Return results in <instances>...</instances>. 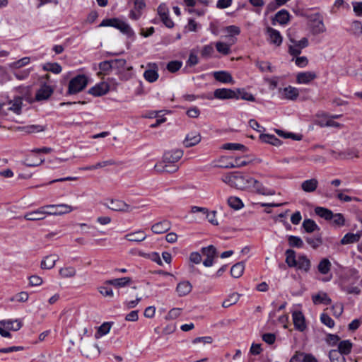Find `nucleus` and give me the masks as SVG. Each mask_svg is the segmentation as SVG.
<instances>
[{"mask_svg":"<svg viewBox=\"0 0 362 362\" xmlns=\"http://www.w3.org/2000/svg\"><path fill=\"white\" fill-rule=\"evenodd\" d=\"M296 16H305L308 19V25L313 35H317L326 31L323 17L320 13L307 15L303 11L296 8Z\"/></svg>","mask_w":362,"mask_h":362,"instance_id":"f257e3e1","label":"nucleus"},{"mask_svg":"<svg viewBox=\"0 0 362 362\" xmlns=\"http://www.w3.org/2000/svg\"><path fill=\"white\" fill-rule=\"evenodd\" d=\"M106 26L114 27L128 37H132L134 35L133 30L127 23L117 18L104 19L99 25V27Z\"/></svg>","mask_w":362,"mask_h":362,"instance_id":"f03ea898","label":"nucleus"},{"mask_svg":"<svg viewBox=\"0 0 362 362\" xmlns=\"http://www.w3.org/2000/svg\"><path fill=\"white\" fill-rule=\"evenodd\" d=\"M54 206H43L38 209L26 213L24 215V218L28 221H40L45 219L47 215L61 216L63 213L62 211H48L47 209H53Z\"/></svg>","mask_w":362,"mask_h":362,"instance_id":"7ed1b4c3","label":"nucleus"},{"mask_svg":"<svg viewBox=\"0 0 362 362\" xmlns=\"http://www.w3.org/2000/svg\"><path fill=\"white\" fill-rule=\"evenodd\" d=\"M88 78L84 74H78L72 78L68 86L67 94L74 95L82 91L88 85Z\"/></svg>","mask_w":362,"mask_h":362,"instance_id":"20e7f679","label":"nucleus"},{"mask_svg":"<svg viewBox=\"0 0 362 362\" xmlns=\"http://www.w3.org/2000/svg\"><path fill=\"white\" fill-rule=\"evenodd\" d=\"M202 253L206 257L203 261V264L206 267H211L214 264V258L216 257V249L214 245H209L208 247L202 248Z\"/></svg>","mask_w":362,"mask_h":362,"instance_id":"39448f33","label":"nucleus"},{"mask_svg":"<svg viewBox=\"0 0 362 362\" xmlns=\"http://www.w3.org/2000/svg\"><path fill=\"white\" fill-rule=\"evenodd\" d=\"M183 151L180 149H173L165 152L161 162L176 164L182 157Z\"/></svg>","mask_w":362,"mask_h":362,"instance_id":"423d86ee","label":"nucleus"},{"mask_svg":"<svg viewBox=\"0 0 362 362\" xmlns=\"http://www.w3.org/2000/svg\"><path fill=\"white\" fill-rule=\"evenodd\" d=\"M330 153L337 159H351L353 158H358L359 157L358 151L354 148H347L343 151H340L338 153H337L334 150H331Z\"/></svg>","mask_w":362,"mask_h":362,"instance_id":"0eeeda50","label":"nucleus"},{"mask_svg":"<svg viewBox=\"0 0 362 362\" xmlns=\"http://www.w3.org/2000/svg\"><path fill=\"white\" fill-rule=\"evenodd\" d=\"M105 205L108 209L115 211L130 212L133 209V207L122 200L112 199L110 201V204Z\"/></svg>","mask_w":362,"mask_h":362,"instance_id":"6e6552de","label":"nucleus"},{"mask_svg":"<svg viewBox=\"0 0 362 362\" xmlns=\"http://www.w3.org/2000/svg\"><path fill=\"white\" fill-rule=\"evenodd\" d=\"M250 177H247L240 173H234L233 187L238 189H244L250 186Z\"/></svg>","mask_w":362,"mask_h":362,"instance_id":"1a4fd4ad","label":"nucleus"},{"mask_svg":"<svg viewBox=\"0 0 362 362\" xmlns=\"http://www.w3.org/2000/svg\"><path fill=\"white\" fill-rule=\"evenodd\" d=\"M53 92V88L45 83L37 91L35 94V100L37 101L47 100L52 95Z\"/></svg>","mask_w":362,"mask_h":362,"instance_id":"9d476101","label":"nucleus"},{"mask_svg":"<svg viewBox=\"0 0 362 362\" xmlns=\"http://www.w3.org/2000/svg\"><path fill=\"white\" fill-rule=\"evenodd\" d=\"M154 169L156 172H158L159 173H174L178 170L179 166L177 164L160 162L155 165Z\"/></svg>","mask_w":362,"mask_h":362,"instance_id":"9b49d317","label":"nucleus"},{"mask_svg":"<svg viewBox=\"0 0 362 362\" xmlns=\"http://www.w3.org/2000/svg\"><path fill=\"white\" fill-rule=\"evenodd\" d=\"M81 352L87 358L98 355L100 350L97 344H83L81 346Z\"/></svg>","mask_w":362,"mask_h":362,"instance_id":"f8f14e48","label":"nucleus"},{"mask_svg":"<svg viewBox=\"0 0 362 362\" xmlns=\"http://www.w3.org/2000/svg\"><path fill=\"white\" fill-rule=\"evenodd\" d=\"M214 97L218 99H232L237 97V93L235 90L228 88H218L214 90Z\"/></svg>","mask_w":362,"mask_h":362,"instance_id":"ddd939ff","label":"nucleus"},{"mask_svg":"<svg viewBox=\"0 0 362 362\" xmlns=\"http://www.w3.org/2000/svg\"><path fill=\"white\" fill-rule=\"evenodd\" d=\"M317 78L315 71L299 72L296 76V82L298 83L307 84Z\"/></svg>","mask_w":362,"mask_h":362,"instance_id":"4468645a","label":"nucleus"},{"mask_svg":"<svg viewBox=\"0 0 362 362\" xmlns=\"http://www.w3.org/2000/svg\"><path fill=\"white\" fill-rule=\"evenodd\" d=\"M266 33L268 35V41L274 44L276 46H279L282 42V37L280 33L271 27H267L266 29Z\"/></svg>","mask_w":362,"mask_h":362,"instance_id":"2eb2a0df","label":"nucleus"},{"mask_svg":"<svg viewBox=\"0 0 362 362\" xmlns=\"http://www.w3.org/2000/svg\"><path fill=\"white\" fill-rule=\"evenodd\" d=\"M201 141V135L198 132H191L187 134L183 143L185 147H192L199 144Z\"/></svg>","mask_w":362,"mask_h":362,"instance_id":"dca6fc26","label":"nucleus"},{"mask_svg":"<svg viewBox=\"0 0 362 362\" xmlns=\"http://www.w3.org/2000/svg\"><path fill=\"white\" fill-rule=\"evenodd\" d=\"M290 20V14L286 9H281L278 11L272 19V23L275 25L279 23L281 25H286Z\"/></svg>","mask_w":362,"mask_h":362,"instance_id":"f3484780","label":"nucleus"},{"mask_svg":"<svg viewBox=\"0 0 362 362\" xmlns=\"http://www.w3.org/2000/svg\"><path fill=\"white\" fill-rule=\"evenodd\" d=\"M109 91V85L105 83H100L95 86L90 88L88 93L94 96H101L106 94Z\"/></svg>","mask_w":362,"mask_h":362,"instance_id":"a211bd4d","label":"nucleus"},{"mask_svg":"<svg viewBox=\"0 0 362 362\" xmlns=\"http://www.w3.org/2000/svg\"><path fill=\"white\" fill-rule=\"evenodd\" d=\"M311 267L310 261L306 256H299L298 259H296V269L301 270L305 273L308 272Z\"/></svg>","mask_w":362,"mask_h":362,"instance_id":"6ab92c4d","label":"nucleus"},{"mask_svg":"<svg viewBox=\"0 0 362 362\" xmlns=\"http://www.w3.org/2000/svg\"><path fill=\"white\" fill-rule=\"evenodd\" d=\"M214 78L223 83H233L234 80L231 74L226 71H215L213 74Z\"/></svg>","mask_w":362,"mask_h":362,"instance_id":"aec40b11","label":"nucleus"},{"mask_svg":"<svg viewBox=\"0 0 362 362\" xmlns=\"http://www.w3.org/2000/svg\"><path fill=\"white\" fill-rule=\"evenodd\" d=\"M170 228V223L167 220L158 222L151 226V230L156 234H162Z\"/></svg>","mask_w":362,"mask_h":362,"instance_id":"412c9836","label":"nucleus"},{"mask_svg":"<svg viewBox=\"0 0 362 362\" xmlns=\"http://www.w3.org/2000/svg\"><path fill=\"white\" fill-rule=\"evenodd\" d=\"M312 300L315 305L323 304L328 305L332 303L331 298L325 292H319L317 294L313 295Z\"/></svg>","mask_w":362,"mask_h":362,"instance_id":"4be33fe9","label":"nucleus"},{"mask_svg":"<svg viewBox=\"0 0 362 362\" xmlns=\"http://www.w3.org/2000/svg\"><path fill=\"white\" fill-rule=\"evenodd\" d=\"M318 186V181L316 178L306 180L301 183L300 187L303 191L311 193L316 190Z\"/></svg>","mask_w":362,"mask_h":362,"instance_id":"5701e85b","label":"nucleus"},{"mask_svg":"<svg viewBox=\"0 0 362 362\" xmlns=\"http://www.w3.org/2000/svg\"><path fill=\"white\" fill-rule=\"evenodd\" d=\"M250 181V185H253L254 188L255 189L256 192L258 194H263V195H269V194H274V192L273 190L269 189L266 187H264L259 182L255 180L254 178H250L249 180Z\"/></svg>","mask_w":362,"mask_h":362,"instance_id":"b1692460","label":"nucleus"},{"mask_svg":"<svg viewBox=\"0 0 362 362\" xmlns=\"http://www.w3.org/2000/svg\"><path fill=\"white\" fill-rule=\"evenodd\" d=\"M18 131L24 132L26 134H33L41 132L45 130V127L38 124H32L27 126L18 127L16 128Z\"/></svg>","mask_w":362,"mask_h":362,"instance_id":"393cba45","label":"nucleus"},{"mask_svg":"<svg viewBox=\"0 0 362 362\" xmlns=\"http://www.w3.org/2000/svg\"><path fill=\"white\" fill-rule=\"evenodd\" d=\"M192 289V286L188 281L180 282L176 287V291L179 296H185L187 295L191 292Z\"/></svg>","mask_w":362,"mask_h":362,"instance_id":"a878e982","label":"nucleus"},{"mask_svg":"<svg viewBox=\"0 0 362 362\" xmlns=\"http://www.w3.org/2000/svg\"><path fill=\"white\" fill-rule=\"evenodd\" d=\"M361 237V234L360 233H348L344 235V236L341 239L340 243L341 245H348L358 243Z\"/></svg>","mask_w":362,"mask_h":362,"instance_id":"bb28decb","label":"nucleus"},{"mask_svg":"<svg viewBox=\"0 0 362 362\" xmlns=\"http://www.w3.org/2000/svg\"><path fill=\"white\" fill-rule=\"evenodd\" d=\"M132 282V279L130 277H122L118 279H114L107 280L105 281V284L112 285L115 287H124L126 286L129 285Z\"/></svg>","mask_w":362,"mask_h":362,"instance_id":"cd10ccee","label":"nucleus"},{"mask_svg":"<svg viewBox=\"0 0 362 362\" xmlns=\"http://www.w3.org/2000/svg\"><path fill=\"white\" fill-rule=\"evenodd\" d=\"M353 344L350 340H342L338 344L337 351H339L343 356L348 355L351 352Z\"/></svg>","mask_w":362,"mask_h":362,"instance_id":"c85d7f7f","label":"nucleus"},{"mask_svg":"<svg viewBox=\"0 0 362 362\" xmlns=\"http://www.w3.org/2000/svg\"><path fill=\"white\" fill-rule=\"evenodd\" d=\"M59 257L57 255H48L41 262V268L43 269H50L54 267Z\"/></svg>","mask_w":362,"mask_h":362,"instance_id":"c756f323","label":"nucleus"},{"mask_svg":"<svg viewBox=\"0 0 362 362\" xmlns=\"http://www.w3.org/2000/svg\"><path fill=\"white\" fill-rule=\"evenodd\" d=\"M302 227H303L304 231L308 233H311L315 231L320 230V228L317 225V223L315 222V221H313V219H310V218L304 219V221L302 223Z\"/></svg>","mask_w":362,"mask_h":362,"instance_id":"7c9ffc66","label":"nucleus"},{"mask_svg":"<svg viewBox=\"0 0 362 362\" xmlns=\"http://www.w3.org/2000/svg\"><path fill=\"white\" fill-rule=\"evenodd\" d=\"M305 318L300 311L296 310V329L303 332L306 329Z\"/></svg>","mask_w":362,"mask_h":362,"instance_id":"2f4dec72","label":"nucleus"},{"mask_svg":"<svg viewBox=\"0 0 362 362\" xmlns=\"http://www.w3.org/2000/svg\"><path fill=\"white\" fill-rule=\"evenodd\" d=\"M259 139L266 144H269L273 146H278L281 145V141L274 135L269 134H262L259 135Z\"/></svg>","mask_w":362,"mask_h":362,"instance_id":"473e14b6","label":"nucleus"},{"mask_svg":"<svg viewBox=\"0 0 362 362\" xmlns=\"http://www.w3.org/2000/svg\"><path fill=\"white\" fill-rule=\"evenodd\" d=\"M315 213L320 218H322L326 221H330L332 218H333V212L330 209L325 207H315Z\"/></svg>","mask_w":362,"mask_h":362,"instance_id":"72a5a7b5","label":"nucleus"},{"mask_svg":"<svg viewBox=\"0 0 362 362\" xmlns=\"http://www.w3.org/2000/svg\"><path fill=\"white\" fill-rule=\"evenodd\" d=\"M146 235L143 230H138L134 233H130L124 236V238L131 242H141L146 239Z\"/></svg>","mask_w":362,"mask_h":362,"instance_id":"f704fd0d","label":"nucleus"},{"mask_svg":"<svg viewBox=\"0 0 362 362\" xmlns=\"http://www.w3.org/2000/svg\"><path fill=\"white\" fill-rule=\"evenodd\" d=\"M305 241L313 249H317L323 244L321 233L316 234L315 237H307Z\"/></svg>","mask_w":362,"mask_h":362,"instance_id":"c9c22d12","label":"nucleus"},{"mask_svg":"<svg viewBox=\"0 0 362 362\" xmlns=\"http://www.w3.org/2000/svg\"><path fill=\"white\" fill-rule=\"evenodd\" d=\"M42 69L45 71H50L58 74L62 72V68L61 65L57 62H47L42 65Z\"/></svg>","mask_w":362,"mask_h":362,"instance_id":"e433bc0d","label":"nucleus"},{"mask_svg":"<svg viewBox=\"0 0 362 362\" xmlns=\"http://www.w3.org/2000/svg\"><path fill=\"white\" fill-rule=\"evenodd\" d=\"M235 40L232 39L230 45H228L223 42H217L215 44L216 50L223 55H228L230 52V45L235 43Z\"/></svg>","mask_w":362,"mask_h":362,"instance_id":"4c0bfd02","label":"nucleus"},{"mask_svg":"<svg viewBox=\"0 0 362 362\" xmlns=\"http://www.w3.org/2000/svg\"><path fill=\"white\" fill-rule=\"evenodd\" d=\"M49 206H54V207L53 209H47V210L48 211H62L64 213H63L62 215L68 214L71 212L73 210L75 209L73 206L66 204H49Z\"/></svg>","mask_w":362,"mask_h":362,"instance_id":"58836bf2","label":"nucleus"},{"mask_svg":"<svg viewBox=\"0 0 362 362\" xmlns=\"http://www.w3.org/2000/svg\"><path fill=\"white\" fill-rule=\"evenodd\" d=\"M296 362H317V361L312 354L296 351Z\"/></svg>","mask_w":362,"mask_h":362,"instance_id":"ea45409f","label":"nucleus"},{"mask_svg":"<svg viewBox=\"0 0 362 362\" xmlns=\"http://www.w3.org/2000/svg\"><path fill=\"white\" fill-rule=\"evenodd\" d=\"M22 98L20 97L16 98L13 101H10V106L8 107V110H11L16 114H20L22 108Z\"/></svg>","mask_w":362,"mask_h":362,"instance_id":"a19ab883","label":"nucleus"},{"mask_svg":"<svg viewBox=\"0 0 362 362\" xmlns=\"http://www.w3.org/2000/svg\"><path fill=\"white\" fill-rule=\"evenodd\" d=\"M244 269V264L243 262H238L231 267L230 274L234 278H239L243 275Z\"/></svg>","mask_w":362,"mask_h":362,"instance_id":"79ce46f5","label":"nucleus"},{"mask_svg":"<svg viewBox=\"0 0 362 362\" xmlns=\"http://www.w3.org/2000/svg\"><path fill=\"white\" fill-rule=\"evenodd\" d=\"M317 269L320 274H327L330 271L331 262L328 259L324 258L320 262Z\"/></svg>","mask_w":362,"mask_h":362,"instance_id":"37998d69","label":"nucleus"},{"mask_svg":"<svg viewBox=\"0 0 362 362\" xmlns=\"http://www.w3.org/2000/svg\"><path fill=\"white\" fill-rule=\"evenodd\" d=\"M112 324V322H109L103 323L98 327V329L95 334V338L98 339L100 337L107 334L110 330Z\"/></svg>","mask_w":362,"mask_h":362,"instance_id":"c03bdc74","label":"nucleus"},{"mask_svg":"<svg viewBox=\"0 0 362 362\" xmlns=\"http://www.w3.org/2000/svg\"><path fill=\"white\" fill-rule=\"evenodd\" d=\"M239 300V294L237 293H233L228 296L222 303V306L225 308H229L232 305L235 304Z\"/></svg>","mask_w":362,"mask_h":362,"instance_id":"a18cd8bd","label":"nucleus"},{"mask_svg":"<svg viewBox=\"0 0 362 362\" xmlns=\"http://www.w3.org/2000/svg\"><path fill=\"white\" fill-rule=\"evenodd\" d=\"M329 358L331 362H346L344 356L341 354L339 351H337L335 349L329 351Z\"/></svg>","mask_w":362,"mask_h":362,"instance_id":"49530a36","label":"nucleus"},{"mask_svg":"<svg viewBox=\"0 0 362 362\" xmlns=\"http://www.w3.org/2000/svg\"><path fill=\"white\" fill-rule=\"evenodd\" d=\"M309 45L308 37H303L298 41H296V57L301 54V50Z\"/></svg>","mask_w":362,"mask_h":362,"instance_id":"de8ad7c7","label":"nucleus"},{"mask_svg":"<svg viewBox=\"0 0 362 362\" xmlns=\"http://www.w3.org/2000/svg\"><path fill=\"white\" fill-rule=\"evenodd\" d=\"M223 149L230 150V151H246L247 147L240 144L236 143H226L223 145L222 147Z\"/></svg>","mask_w":362,"mask_h":362,"instance_id":"09e8293b","label":"nucleus"},{"mask_svg":"<svg viewBox=\"0 0 362 362\" xmlns=\"http://www.w3.org/2000/svg\"><path fill=\"white\" fill-rule=\"evenodd\" d=\"M332 221V224L334 226L341 227L345 225V218L342 214L333 213V218L330 220Z\"/></svg>","mask_w":362,"mask_h":362,"instance_id":"8fccbe9b","label":"nucleus"},{"mask_svg":"<svg viewBox=\"0 0 362 362\" xmlns=\"http://www.w3.org/2000/svg\"><path fill=\"white\" fill-rule=\"evenodd\" d=\"M144 77L147 81L153 83L158 79V74L155 69H147L144 73Z\"/></svg>","mask_w":362,"mask_h":362,"instance_id":"3c124183","label":"nucleus"},{"mask_svg":"<svg viewBox=\"0 0 362 362\" xmlns=\"http://www.w3.org/2000/svg\"><path fill=\"white\" fill-rule=\"evenodd\" d=\"M235 91L237 93V97L235 98V99L241 98L252 102L255 100V97L252 94L246 92L244 89H237Z\"/></svg>","mask_w":362,"mask_h":362,"instance_id":"603ef678","label":"nucleus"},{"mask_svg":"<svg viewBox=\"0 0 362 362\" xmlns=\"http://www.w3.org/2000/svg\"><path fill=\"white\" fill-rule=\"evenodd\" d=\"M228 204L231 208L235 210L240 209L243 207V203L238 197H230L228 199Z\"/></svg>","mask_w":362,"mask_h":362,"instance_id":"864d4df0","label":"nucleus"},{"mask_svg":"<svg viewBox=\"0 0 362 362\" xmlns=\"http://www.w3.org/2000/svg\"><path fill=\"white\" fill-rule=\"evenodd\" d=\"M132 71V66H129L124 69L122 71H119V72L118 73L119 78L122 81L129 80L130 78H132L133 76V73Z\"/></svg>","mask_w":362,"mask_h":362,"instance_id":"5fc2aeb1","label":"nucleus"},{"mask_svg":"<svg viewBox=\"0 0 362 362\" xmlns=\"http://www.w3.org/2000/svg\"><path fill=\"white\" fill-rule=\"evenodd\" d=\"M112 69L117 70V74L119 71L123 70L126 68L127 61L124 59H115L112 60Z\"/></svg>","mask_w":362,"mask_h":362,"instance_id":"6e6d98bb","label":"nucleus"},{"mask_svg":"<svg viewBox=\"0 0 362 362\" xmlns=\"http://www.w3.org/2000/svg\"><path fill=\"white\" fill-rule=\"evenodd\" d=\"M59 274L64 278L73 277L76 274V269L73 267L62 268Z\"/></svg>","mask_w":362,"mask_h":362,"instance_id":"4d7b16f0","label":"nucleus"},{"mask_svg":"<svg viewBox=\"0 0 362 362\" xmlns=\"http://www.w3.org/2000/svg\"><path fill=\"white\" fill-rule=\"evenodd\" d=\"M182 65V62L178 60L171 61L167 64V69L171 73L177 71Z\"/></svg>","mask_w":362,"mask_h":362,"instance_id":"13d9d810","label":"nucleus"},{"mask_svg":"<svg viewBox=\"0 0 362 362\" xmlns=\"http://www.w3.org/2000/svg\"><path fill=\"white\" fill-rule=\"evenodd\" d=\"M286 263L290 267H294V250L288 249L286 252Z\"/></svg>","mask_w":362,"mask_h":362,"instance_id":"bf43d9fd","label":"nucleus"},{"mask_svg":"<svg viewBox=\"0 0 362 362\" xmlns=\"http://www.w3.org/2000/svg\"><path fill=\"white\" fill-rule=\"evenodd\" d=\"M320 320L322 324L327 326L329 328L334 327V321L326 313L321 314Z\"/></svg>","mask_w":362,"mask_h":362,"instance_id":"052dcab7","label":"nucleus"},{"mask_svg":"<svg viewBox=\"0 0 362 362\" xmlns=\"http://www.w3.org/2000/svg\"><path fill=\"white\" fill-rule=\"evenodd\" d=\"M351 31L355 35L359 36L362 34V23L359 21H354L351 25Z\"/></svg>","mask_w":362,"mask_h":362,"instance_id":"680f3d73","label":"nucleus"},{"mask_svg":"<svg viewBox=\"0 0 362 362\" xmlns=\"http://www.w3.org/2000/svg\"><path fill=\"white\" fill-rule=\"evenodd\" d=\"M332 315L336 317H339L344 310V305L342 303H335L332 306Z\"/></svg>","mask_w":362,"mask_h":362,"instance_id":"e2e57ef3","label":"nucleus"},{"mask_svg":"<svg viewBox=\"0 0 362 362\" xmlns=\"http://www.w3.org/2000/svg\"><path fill=\"white\" fill-rule=\"evenodd\" d=\"M182 313V309L179 308H175L171 309L167 314L165 318L167 320H175Z\"/></svg>","mask_w":362,"mask_h":362,"instance_id":"0e129e2a","label":"nucleus"},{"mask_svg":"<svg viewBox=\"0 0 362 362\" xmlns=\"http://www.w3.org/2000/svg\"><path fill=\"white\" fill-rule=\"evenodd\" d=\"M340 337L337 334H327L326 336V342L330 346H335L339 341Z\"/></svg>","mask_w":362,"mask_h":362,"instance_id":"69168bd1","label":"nucleus"},{"mask_svg":"<svg viewBox=\"0 0 362 362\" xmlns=\"http://www.w3.org/2000/svg\"><path fill=\"white\" fill-rule=\"evenodd\" d=\"M214 52V47H213L212 45L211 44L206 45L204 46V47L201 52V55L204 58H209L212 55Z\"/></svg>","mask_w":362,"mask_h":362,"instance_id":"338daca9","label":"nucleus"},{"mask_svg":"<svg viewBox=\"0 0 362 362\" xmlns=\"http://www.w3.org/2000/svg\"><path fill=\"white\" fill-rule=\"evenodd\" d=\"M112 60L103 61L99 64V69L104 73H107L112 69Z\"/></svg>","mask_w":362,"mask_h":362,"instance_id":"774afa93","label":"nucleus"}]
</instances>
